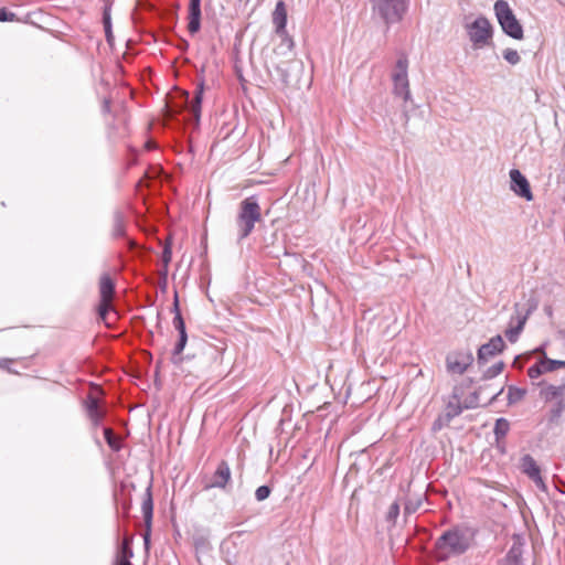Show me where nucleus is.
<instances>
[{"mask_svg": "<svg viewBox=\"0 0 565 565\" xmlns=\"http://www.w3.org/2000/svg\"><path fill=\"white\" fill-rule=\"evenodd\" d=\"M473 532L467 526H454L446 530L435 542V554L438 561L466 553L473 541Z\"/></svg>", "mask_w": 565, "mask_h": 565, "instance_id": "obj_1", "label": "nucleus"}, {"mask_svg": "<svg viewBox=\"0 0 565 565\" xmlns=\"http://www.w3.org/2000/svg\"><path fill=\"white\" fill-rule=\"evenodd\" d=\"M280 38V43L274 50V56L270 58L268 67H273L279 79L285 85H290L291 78L289 70L294 62V40L287 33L277 34Z\"/></svg>", "mask_w": 565, "mask_h": 565, "instance_id": "obj_2", "label": "nucleus"}, {"mask_svg": "<svg viewBox=\"0 0 565 565\" xmlns=\"http://www.w3.org/2000/svg\"><path fill=\"white\" fill-rule=\"evenodd\" d=\"M262 218L260 206L254 196L246 198L239 203L236 225L238 241L246 238Z\"/></svg>", "mask_w": 565, "mask_h": 565, "instance_id": "obj_3", "label": "nucleus"}, {"mask_svg": "<svg viewBox=\"0 0 565 565\" xmlns=\"http://www.w3.org/2000/svg\"><path fill=\"white\" fill-rule=\"evenodd\" d=\"M494 11L504 33L513 39L521 40L523 38V29L513 14L509 3L504 0H498L494 3Z\"/></svg>", "mask_w": 565, "mask_h": 565, "instance_id": "obj_4", "label": "nucleus"}, {"mask_svg": "<svg viewBox=\"0 0 565 565\" xmlns=\"http://www.w3.org/2000/svg\"><path fill=\"white\" fill-rule=\"evenodd\" d=\"M466 29L469 40L476 49H481L489 44L492 36V26L486 18H477L472 23L467 24Z\"/></svg>", "mask_w": 565, "mask_h": 565, "instance_id": "obj_5", "label": "nucleus"}, {"mask_svg": "<svg viewBox=\"0 0 565 565\" xmlns=\"http://www.w3.org/2000/svg\"><path fill=\"white\" fill-rule=\"evenodd\" d=\"M373 9L386 23L398 22L405 10V0H372Z\"/></svg>", "mask_w": 565, "mask_h": 565, "instance_id": "obj_6", "label": "nucleus"}, {"mask_svg": "<svg viewBox=\"0 0 565 565\" xmlns=\"http://www.w3.org/2000/svg\"><path fill=\"white\" fill-rule=\"evenodd\" d=\"M407 67L408 61L406 57L402 56L397 60L392 75L394 84L393 93L405 102L411 98Z\"/></svg>", "mask_w": 565, "mask_h": 565, "instance_id": "obj_7", "label": "nucleus"}, {"mask_svg": "<svg viewBox=\"0 0 565 565\" xmlns=\"http://www.w3.org/2000/svg\"><path fill=\"white\" fill-rule=\"evenodd\" d=\"M99 295L100 301L97 306V313L99 318H105L113 310L110 302L114 295V282L107 275L100 277Z\"/></svg>", "mask_w": 565, "mask_h": 565, "instance_id": "obj_8", "label": "nucleus"}, {"mask_svg": "<svg viewBox=\"0 0 565 565\" xmlns=\"http://www.w3.org/2000/svg\"><path fill=\"white\" fill-rule=\"evenodd\" d=\"M472 362L473 355L470 351L452 352L446 358L447 370L455 374H463Z\"/></svg>", "mask_w": 565, "mask_h": 565, "instance_id": "obj_9", "label": "nucleus"}, {"mask_svg": "<svg viewBox=\"0 0 565 565\" xmlns=\"http://www.w3.org/2000/svg\"><path fill=\"white\" fill-rule=\"evenodd\" d=\"M521 470L525 473L541 490H546V486L541 476V469L531 455H524L521 458Z\"/></svg>", "mask_w": 565, "mask_h": 565, "instance_id": "obj_10", "label": "nucleus"}, {"mask_svg": "<svg viewBox=\"0 0 565 565\" xmlns=\"http://www.w3.org/2000/svg\"><path fill=\"white\" fill-rule=\"evenodd\" d=\"M511 179V190L518 195L526 201L533 200V194L530 188V183L527 179L518 170L512 169L510 171Z\"/></svg>", "mask_w": 565, "mask_h": 565, "instance_id": "obj_11", "label": "nucleus"}, {"mask_svg": "<svg viewBox=\"0 0 565 565\" xmlns=\"http://www.w3.org/2000/svg\"><path fill=\"white\" fill-rule=\"evenodd\" d=\"M174 328L179 333V339L175 342V345L173 348L172 354H171V362L175 365L182 363L183 356L182 352L186 345L188 342V334L185 330L184 320H174Z\"/></svg>", "mask_w": 565, "mask_h": 565, "instance_id": "obj_12", "label": "nucleus"}, {"mask_svg": "<svg viewBox=\"0 0 565 565\" xmlns=\"http://www.w3.org/2000/svg\"><path fill=\"white\" fill-rule=\"evenodd\" d=\"M504 348V341L501 335H495L490 339L486 344H482L478 350V360L488 361L489 358L500 353Z\"/></svg>", "mask_w": 565, "mask_h": 565, "instance_id": "obj_13", "label": "nucleus"}, {"mask_svg": "<svg viewBox=\"0 0 565 565\" xmlns=\"http://www.w3.org/2000/svg\"><path fill=\"white\" fill-rule=\"evenodd\" d=\"M201 0H190L188 8V30L195 34L201 28Z\"/></svg>", "mask_w": 565, "mask_h": 565, "instance_id": "obj_14", "label": "nucleus"}, {"mask_svg": "<svg viewBox=\"0 0 565 565\" xmlns=\"http://www.w3.org/2000/svg\"><path fill=\"white\" fill-rule=\"evenodd\" d=\"M230 480H231L230 466L226 461H221L218 463L215 472L213 473L211 483L207 484L205 488L206 489H210V488L224 489L226 487V484L230 482Z\"/></svg>", "mask_w": 565, "mask_h": 565, "instance_id": "obj_15", "label": "nucleus"}, {"mask_svg": "<svg viewBox=\"0 0 565 565\" xmlns=\"http://www.w3.org/2000/svg\"><path fill=\"white\" fill-rule=\"evenodd\" d=\"M273 24L275 26L276 34L287 33V8L284 1H278L276 3L275 10L273 12Z\"/></svg>", "mask_w": 565, "mask_h": 565, "instance_id": "obj_16", "label": "nucleus"}, {"mask_svg": "<svg viewBox=\"0 0 565 565\" xmlns=\"http://www.w3.org/2000/svg\"><path fill=\"white\" fill-rule=\"evenodd\" d=\"M540 395L545 402L565 399V384H544L541 388Z\"/></svg>", "mask_w": 565, "mask_h": 565, "instance_id": "obj_17", "label": "nucleus"}, {"mask_svg": "<svg viewBox=\"0 0 565 565\" xmlns=\"http://www.w3.org/2000/svg\"><path fill=\"white\" fill-rule=\"evenodd\" d=\"M130 539L125 537L124 542L120 546V550L118 551L116 555V559L114 564H124V565H130V558L132 557V550L130 547Z\"/></svg>", "mask_w": 565, "mask_h": 565, "instance_id": "obj_18", "label": "nucleus"}, {"mask_svg": "<svg viewBox=\"0 0 565 565\" xmlns=\"http://www.w3.org/2000/svg\"><path fill=\"white\" fill-rule=\"evenodd\" d=\"M87 414L95 426L100 423L104 415L99 409L97 398L89 396L87 402Z\"/></svg>", "mask_w": 565, "mask_h": 565, "instance_id": "obj_19", "label": "nucleus"}, {"mask_svg": "<svg viewBox=\"0 0 565 565\" xmlns=\"http://www.w3.org/2000/svg\"><path fill=\"white\" fill-rule=\"evenodd\" d=\"M203 96V84H200L196 88L195 96L191 103V113L195 117L196 120L200 118L201 113V103Z\"/></svg>", "mask_w": 565, "mask_h": 565, "instance_id": "obj_20", "label": "nucleus"}, {"mask_svg": "<svg viewBox=\"0 0 565 565\" xmlns=\"http://www.w3.org/2000/svg\"><path fill=\"white\" fill-rule=\"evenodd\" d=\"M152 509H153L152 499H151L150 491L148 490L147 493H146V498L142 501V505H141V510H142V514H143V518H145V522H146V524L148 526L151 523Z\"/></svg>", "mask_w": 565, "mask_h": 565, "instance_id": "obj_21", "label": "nucleus"}, {"mask_svg": "<svg viewBox=\"0 0 565 565\" xmlns=\"http://www.w3.org/2000/svg\"><path fill=\"white\" fill-rule=\"evenodd\" d=\"M541 367H543L544 373L553 372L561 367H565V361L552 360L544 356L543 359H541Z\"/></svg>", "mask_w": 565, "mask_h": 565, "instance_id": "obj_22", "label": "nucleus"}, {"mask_svg": "<svg viewBox=\"0 0 565 565\" xmlns=\"http://www.w3.org/2000/svg\"><path fill=\"white\" fill-rule=\"evenodd\" d=\"M526 394V390L516 387V386H510L508 390V401L509 404H514L524 398Z\"/></svg>", "mask_w": 565, "mask_h": 565, "instance_id": "obj_23", "label": "nucleus"}, {"mask_svg": "<svg viewBox=\"0 0 565 565\" xmlns=\"http://www.w3.org/2000/svg\"><path fill=\"white\" fill-rule=\"evenodd\" d=\"M509 422L505 418H498L494 425V435L497 439L503 438L509 431Z\"/></svg>", "mask_w": 565, "mask_h": 565, "instance_id": "obj_24", "label": "nucleus"}, {"mask_svg": "<svg viewBox=\"0 0 565 565\" xmlns=\"http://www.w3.org/2000/svg\"><path fill=\"white\" fill-rule=\"evenodd\" d=\"M526 320H519V323L514 328H510L505 331V337L510 342H515L522 332Z\"/></svg>", "mask_w": 565, "mask_h": 565, "instance_id": "obj_25", "label": "nucleus"}, {"mask_svg": "<svg viewBox=\"0 0 565 565\" xmlns=\"http://www.w3.org/2000/svg\"><path fill=\"white\" fill-rule=\"evenodd\" d=\"M565 409V399H559L555 403V405L551 408L550 412V422H557L561 417L562 413Z\"/></svg>", "mask_w": 565, "mask_h": 565, "instance_id": "obj_26", "label": "nucleus"}, {"mask_svg": "<svg viewBox=\"0 0 565 565\" xmlns=\"http://www.w3.org/2000/svg\"><path fill=\"white\" fill-rule=\"evenodd\" d=\"M104 437L106 439V443L108 446L114 450H119V439L114 435L113 430L110 428L104 429Z\"/></svg>", "mask_w": 565, "mask_h": 565, "instance_id": "obj_27", "label": "nucleus"}, {"mask_svg": "<svg viewBox=\"0 0 565 565\" xmlns=\"http://www.w3.org/2000/svg\"><path fill=\"white\" fill-rule=\"evenodd\" d=\"M103 22H104L106 39L110 43L113 40V33H111L110 14H109L108 8H106L104 11Z\"/></svg>", "mask_w": 565, "mask_h": 565, "instance_id": "obj_28", "label": "nucleus"}, {"mask_svg": "<svg viewBox=\"0 0 565 565\" xmlns=\"http://www.w3.org/2000/svg\"><path fill=\"white\" fill-rule=\"evenodd\" d=\"M503 57L507 62H509L512 65H515L520 62V55L518 51L508 49L503 52Z\"/></svg>", "mask_w": 565, "mask_h": 565, "instance_id": "obj_29", "label": "nucleus"}, {"mask_svg": "<svg viewBox=\"0 0 565 565\" xmlns=\"http://www.w3.org/2000/svg\"><path fill=\"white\" fill-rule=\"evenodd\" d=\"M502 370H503V363L502 362L495 363L486 371L484 377L493 379L497 375H499L502 372Z\"/></svg>", "mask_w": 565, "mask_h": 565, "instance_id": "obj_30", "label": "nucleus"}, {"mask_svg": "<svg viewBox=\"0 0 565 565\" xmlns=\"http://www.w3.org/2000/svg\"><path fill=\"white\" fill-rule=\"evenodd\" d=\"M399 514V504L397 502H393L390 508H388V511H387V514H386V520L388 522H395V520L397 519Z\"/></svg>", "mask_w": 565, "mask_h": 565, "instance_id": "obj_31", "label": "nucleus"}, {"mask_svg": "<svg viewBox=\"0 0 565 565\" xmlns=\"http://www.w3.org/2000/svg\"><path fill=\"white\" fill-rule=\"evenodd\" d=\"M542 374H544V371L543 367H541V360L534 365L530 366L527 370V375L530 379H537Z\"/></svg>", "mask_w": 565, "mask_h": 565, "instance_id": "obj_32", "label": "nucleus"}, {"mask_svg": "<svg viewBox=\"0 0 565 565\" xmlns=\"http://www.w3.org/2000/svg\"><path fill=\"white\" fill-rule=\"evenodd\" d=\"M270 494V488L268 486H260L255 491V498L257 501H264Z\"/></svg>", "mask_w": 565, "mask_h": 565, "instance_id": "obj_33", "label": "nucleus"}, {"mask_svg": "<svg viewBox=\"0 0 565 565\" xmlns=\"http://www.w3.org/2000/svg\"><path fill=\"white\" fill-rule=\"evenodd\" d=\"M15 13L7 11L4 8H0V21H17Z\"/></svg>", "mask_w": 565, "mask_h": 565, "instance_id": "obj_34", "label": "nucleus"}, {"mask_svg": "<svg viewBox=\"0 0 565 565\" xmlns=\"http://www.w3.org/2000/svg\"><path fill=\"white\" fill-rule=\"evenodd\" d=\"M419 505H420V501L419 500H417L416 502H413L412 500H408L405 503V512L408 513V514L414 513V512L417 511Z\"/></svg>", "mask_w": 565, "mask_h": 565, "instance_id": "obj_35", "label": "nucleus"}, {"mask_svg": "<svg viewBox=\"0 0 565 565\" xmlns=\"http://www.w3.org/2000/svg\"><path fill=\"white\" fill-rule=\"evenodd\" d=\"M171 247L167 245L162 253V260L164 262V264H168L171 260Z\"/></svg>", "mask_w": 565, "mask_h": 565, "instance_id": "obj_36", "label": "nucleus"}, {"mask_svg": "<svg viewBox=\"0 0 565 565\" xmlns=\"http://www.w3.org/2000/svg\"><path fill=\"white\" fill-rule=\"evenodd\" d=\"M529 302H531V303H530V308L525 311V313H524V316H523L522 318H527L529 316H531V315L533 313V310H532V309H533L536 305L532 301V299H529Z\"/></svg>", "mask_w": 565, "mask_h": 565, "instance_id": "obj_37", "label": "nucleus"}, {"mask_svg": "<svg viewBox=\"0 0 565 565\" xmlns=\"http://www.w3.org/2000/svg\"><path fill=\"white\" fill-rule=\"evenodd\" d=\"M10 363H11V360H9V359H0V367H2V369L9 370Z\"/></svg>", "mask_w": 565, "mask_h": 565, "instance_id": "obj_38", "label": "nucleus"}, {"mask_svg": "<svg viewBox=\"0 0 565 565\" xmlns=\"http://www.w3.org/2000/svg\"><path fill=\"white\" fill-rule=\"evenodd\" d=\"M143 540H145L146 547H148V545H149V533L145 534Z\"/></svg>", "mask_w": 565, "mask_h": 565, "instance_id": "obj_39", "label": "nucleus"}, {"mask_svg": "<svg viewBox=\"0 0 565 565\" xmlns=\"http://www.w3.org/2000/svg\"><path fill=\"white\" fill-rule=\"evenodd\" d=\"M501 392H502V388H501L499 392L494 393V394L491 396L490 402L494 401V399L498 397V395H499V394H501Z\"/></svg>", "mask_w": 565, "mask_h": 565, "instance_id": "obj_40", "label": "nucleus"}, {"mask_svg": "<svg viewBox=\"0 0 565 565\" xmlns=\"http://www.w3.org/2000/svg\"><path fill=\"white\" fill-rule=\"evenodd\" d=\"M104 110L105 111H108L109 110V103L106 100L105 104H104Z\"/></svg>", "mask_w": 565, "mask_h": 565, "instance_id": "obj_41", "label": "nucleus"}, {"mask_svg": "<svg viewBox=\"0 0 565 565\" xmlns=\"http://www.w3.org/2000/svg\"><path fill=\"white\" fill-rule=\"evenodd\" d=\"M545 313H546V315H548V316H551V315H552V311H551V308H550V307H546V308H545Z\"/></svg>", "mask_w": 565, "mask_h": 565, "instance_id": "obj_42", "label": "nucleus"}, {"mask_svg": "<svg viewBox=\"0 0 565 565\" xmlns=\"http://www.w3.org/2000/svg\"><path fill=\"white\" fill-rule=\"evenodd\" d=\"M482 392V388L480 387L477 392H475V396L477 397L478 394H480Z\"/></svg>", "mask_w": 565, "mask_h": 565, "instance_id": "obj_43", "label": "nucleus"}, {"mask_svg": "<svg viewBox=\"0 0 565 565\" xmlns=\"http://www.w3.org/2000/svg\"><path fill=\"white\" fill-rule=\"evenodd\" d=\"M114 565H121V564H114ZM124 565V564H122Z\"/></svg>", "mask_w": 565, "mask_h": 565, "instance_id": "obj_44", "label": "nucleus"}]
</instances>
